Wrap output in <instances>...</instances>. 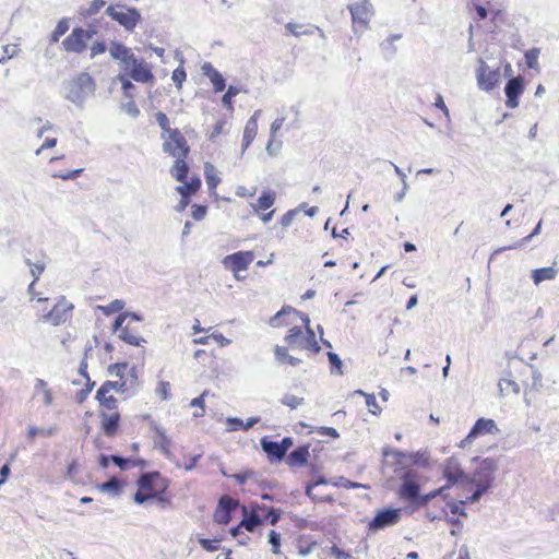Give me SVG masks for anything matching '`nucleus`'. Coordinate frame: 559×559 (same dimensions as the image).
Listing matches in <instances>:
<instances>
[{
	"label": "nucleus",
	"instance_id": "e433bc0d",
	"mask_svg": "<svg viewBox=\"0 0 559 559\" xmlns=\"http://www.w3.org/2000/svg\"><path fill=\"white\" fill-rule=\"evenodd\" d=\"M239 93V87L229 85L226 93L223 95L222 103L228 111H234V97L237 96Z\"/></svg>",
	"mask_w": 559,
	"mask_h": 559
},
{
	"label": "nucleus",
	"instance_id": "13d9d810",
	"mask_svg": "<svg viewBox=\"0 0 559 559\" xmlns=\"http://www.w3.org/2000/svg\"><path fill=\"white\" fill-rule=\"evenodd\" d=\"M219 539L200 538L199 544L206 551H216L219 548Z\"/></svg>",
	"mask_w": 559,
	"mask_h": 559
},
{
	"label": "nucleus",
	"instance_id": "7ed1b4c3",
	"mask_svg": "<svg viewBox=\"0 0 559 559\" xmlns=\"http://www.w3.org/2000/svg\"><path fill=\"white\" fill-rule=\"evenodd\" d=\"M135 485L136 491L133 495V501L136 504H144L148 501H155L164 507L171 504L170 479L160 472L142 473L136 479Z\"/></svg>",
	"mask_w": 559,
	"mask_h": 559
},
{
	"label": "nucleus",
	"instance_id": "2eb2a0df",
	"mask_svg": "<svg viewBox=\"0 0 559 559\" xmlns=\"http://www.w3.org/2000/svg\"><path fill=\"white\" fill-rule=\"evenodd\" d=\"M254 258L255 255L253 251H237L233 254L226 255L222 263L225 269L231 271L235 277H237L239 272L248 270Z\"/></svg>",
	"mask_w": 559,
	"mask_h": 559
},
{
	"label": "nucleus",
	"instance_id": "bf43d9fd",
	"mask_svg": "<svg viewBox=\"0 0 559 559\" xmlns=\"http://www.w3.org/2000/svg\"><path fill=\"white\" fill-rule=\"evenodd\" d=\"M82 173H83V169L80 168V169H74V170L64 171V173H61V171L60 173H53L52 177L60 178L62 180H70V179L78 178L79 176H81Z\"/></svg>",
	"mask_w": 559,
	"mask_h": 559
},
{
	"label": "nucleus",
	"instance_id": "58836bf2",
	"mask_svg": "<svg viewBox=\"0 0 559 559\" xmlns=\"http://www.w3.org/2000/svg\"><path fill=\"white\" fill-rule=\"evenodd\" d=\"M539 48H531L525 51L524 58H525V64L528 69L538 70V56H539Z\"/></svg>",
	"mask_w": 559,
	"mask_h": 559
},
{
	"label": "nucleus",
	"instance_id": "0eeeda50",
	"mask_svg": "<svg viewBox=\"0 0 559 559\" xmlns=\"http://www.w3.org/2000/svg\"><path fill=\"white\" fill-rule=\"evenodd\" d=\"M127 391L126 381H105L96 391L95 399L98 402V412L118 409V400L114 393H124Z\"/></svg>",
	"mask_w": 559,
	"mask_h": 559
},
{
	"label": "nucleus",
	"instance_id": "c03bdc74",
	"mask_svg": "<svg viewBox=\"0 0 559 559\" xmlns=\"http://www.w3.org/2000/svg\"><path fill=\"white\" fill-rule=\"evenodd\" d=\"M357 393L365 396L366 405L371 414L379 415L381 413V407L378 405L376 396L373 394H368L362 391H357Z\"/></svg>",
	"mask_w": 559,
	"mask_h": 559
},
{
	"label": "nucleus",
	"instance_id": "cd10ccee",
	"mask_svg": "<svg viewBox=\"0 0 559 559\" xmlns=\"http://www.w3.org/2000/svg\"><path fill=\"white\" fill-rule=\"evenodd\" d=\"M558 274V270L552 266H544L534 269L531 273V278L535 285H539L544 281H551Z\"/></svg>",
	"mask_w": 559,
	"mask_h": 559
},
{
	"label": "nucleus",
	"instance_id": "c85d7f7f",
	"mask_svg": "<svg viewBox=\"0 0 559 559\" xmlns=\"http://www.w3.org/2000/svg\"><path fill=\"white\" fill-rule=\"evenodd\" d=\"M109 460L115 463L120 469L126 471L131 467L144 468L146 461L144 459H124L118 455H110Z\"/></svg>",
	"mask_w": 559,
	"mask_h": 559
},
{
	"label": "nucleus",
	"instance_id": "603ef678",
	"mask_svg": "<svg viewBox=\"0 0 559 559\" xmlns=\"http://www.w3.org/2000/svg\"><path fill=\"white\" fill-rule=\"evenodd\" d=\"M269 543L272 546V548H271L272 552L274 555H280L281 554V534L273 530L270 531Z\"/></svg>",
	"mask_w": 559,
	"mask_h": 559
},
{
	"label": "nucleus",
	"instance_id": "052dcab7",
	"mask_svg": "<svg viewBox=\"0 0 559 559\" xmlns=\"http://www.w3.org/2000/svg\"><path fill=\"white\" fill-rule=\"evenodd\" d=\"M530 367L532 369V389L539 390L543 386V374L532 365Z\"/></svg>",
	"mask_w": 559,
	"mask_h": 559
},
{
	"label": "nucleus",
	"instance_id": "5701e85b",
	"mask_svg": "<svg viewBox=\"0 0 559 559\" xmlns=\"http://www.w3.org/2000/svg\"><path fill=\"white\" fill-rule=\"evenodd\" d=\"M261 116V110H255L253 115L248 119L246 122L243 134H242V142H241V150L245 152L253 142L258 134V121Z\"/></svg>",
	"mask_w": 559,
	"mask_h": 559
},
{
	"label": "nucleus",
	"instance_id": "5fc2aeb1",
	"mask_svg": "<svg viewBox=\"0 0 559 559\" xmlns=\"http://www.w3.org/2000/svg\"><path fill=\"white\" fill-rule=\"evenodd\" d=\"M235 193L239 198L250 199L257 194V187L238 186Z\"/></svg>",
	"mask_w": 559,
	"mask_h": 559
},
{
	"label": "nucleus",
	"instance_id": "e2e57ef3",
	"mask_svg": "<svg viewBox=\"0 0 559 559\" xmlns=\"http://www.w3.org/2000/svg\"><path fill=\"white\" fill-rule=\"evenodd\" d=\"M207 213V206L206 205H200V204H193L192 205V217L195 221H201L205 217Z\"/></svg>",
	"mask_w": 559,
	"mask_h": 559
},
{
	"label": "nucleus",
	"instance_id": "0e129e2a",
	"mask_svg": "<svg viewBox=\"0 0 559 559\" xmlns=\"http://www.w3.org/2000/svg\"><path fill=\"white\" fill-rule=\"evenodd\" d=\"M230 512L223 511L221 509H216L214 513V520L218 524H228L230 521Z\"/></svg>",
	"mask_w": 559,
	"mask_h": 559
},
{
	"label": "nucleus",
	"instance_id": "1a4fd4ad",
	"mask_svg": "<svg viewBox=\"0 0 559 559\" xmlns=\"http://www.w3.org/2000/svg\"><path fill=\"white\" fill-rule=\"evenodd\" d=\"M352 15L353 29L355 33L365 32L374 14L370 0H358L356 3L347 5Z\"/></svg>",
	"mask_w": 559,
	"mask_h": 559
},
{
	"label": "nucleus",
	"instance_id": "bb28decb",
	"mask_svg": "<svg viewBox=\"0 0 559 559\" xmlns=\"http://www.w3.org/2000/svg\"><path fill=\"white\" fill-rule=\"evenodd\" d=\"M126 485V480L112 477L108 481L98 485L97 488L102 492L109 493L112 497H118L121 495Z\"/></svg>",
	"mask_w": 559,
	"mask_h": 559
},
{
	"label": "nucleus",
	"instance_id": "ea45409f",
	"mask_svg": "<svg viewBox=\"0 0 559 559\" xmlns=\"http://www.w3.org/2000/svg\"><path fill=\"white\" fill-rule=\"evenodd\" d=\"M304 397L297 396L290 393H286L282 400L281 403L290 409H296L297 407L301 406L304 404Z\"/></svg>",
	"mask_w": 559,
	"mask_h": 559
},
{
	"label": "nucleus",
	"instance_id": "a19ab883",
	"mask_svg": "<svg viewBox=\"0 0 559 559\" xmlns=\"http://www.w3.org/2000/svg\"><path fill=\"white\" fill-rule=\"evenodd\" d=\"M128 368V362H116L108 367V372L115 377H118V381H124L123 378Z\"/></svg>",
	"mask_w": 559,
	"mask_h": 559
},
{
	"label": "nucleus",
	"instance_id": "9d476101",
	"mask_svg": "<svg viewBox=\"0 0 559 559\" xmlns=\"http://www.w3.org/2000/svg\"><path fill=\"white\" fill-rule=\"evenodd\" d=\"M138 318L130 313H120L115 321V330L118 332L119 337L126 343L134 346L141 345L144 341L135 326L138 324Z\"/></svg>",
	"mask_w": 559,
	"mask_h": 559
},
{
	"label": "nucleus",
	"instance_id": "dca6fc26",
	"mask_svg": "<svg viewBox=\"0 0 559 559\" xmlns=\"http://www.w3.org/2000/svg\"><path fill=\"white\" fill-rule=\"evenodd\" d=\"M91 37V32L76 27L63 39L62 45L67 51L80 53L85 50Z\"/></svg>",
	"mask_w": 559,
	"mask_h": 559
},
{
	"label": "nucleus",
	"instance_id": "f257e3e1",
	"mask_svg": "<svg viewBox=\"0 0 559 559\" xmlns=\"http://www.w3.org/2000/svg\"><path fill=\"white\" fill-rule=\"evenodd\" d=\"M269 324L272 328H288L285 335L287 347L276 345L274 347V357L282 365L297 366L301 360L289 355L288 348L293 350H308L317 354L321 347L317 342L316 334L310 328L308 314L296 310L290 306H284L275 316H273Z\"/></svg>",
	"mask_w": 559,
	"mask_h": 559
},
{
	"label": "nucleus",
	"instance_id": "69168bd1",
	"mask_svg": "<svg viewBox=\"0 0 559 559\" xmlns=\"http://www.w3.org/2000/svg\"><path fill=\"white\" fill-rule=\"evenodd\" d=\"M105 4L106 2L104 0H93L86 10L87 15H94L98 13L105 7Z\"/></svg>",
	"mask_w": 559,
	"mask_h": 559
},
{
	"label": "nucleus",
	"instance_id": "412c9836",
	"mask_svg": "<svg viewBox=\"0 0 559 559\" xmlns=\"http://www.w3.org/2000/svg\"><path fill=\"white\" fill-rule=\"evenodd\" d=\"M100 429L106 437H115L120 429L121 416L118 409L98 412Z\"/></svg>",
	"mask_w": 559,
	"mask_h": 559
},
{
	"label": "nucleus",
	"instance_id": "4be33fe9",
	"mask_svg": "<svg viewBox=\"0 0 559 559\" xmlns=\"http://www.w3.org/2000/svg\"><path fill=\"white\" fill-rule=\"evenodd\" d=\"M399 496L407 501H416L419 498L418 478L413 472H407L402 478Z\"/></svg>",
	"mask_w": 559,
	"mask_h": 559
},
{
	"label": "nucleus",
	"instance_id": "b1692460",
	"mask_svg": "<svg viewBox=\"0 0 559 559\" xmlns=\"http://www.w3.org/2000/svg\"><path fill=\"white\" fill-rule=\"evenodd\" d=\"M202 73L213 84V91L215 93L223 92L226 88V82L222 73L214 68L211 62H205L202 66Z\"/></svg>",
	"mask_w": 559,
	"mask_h": 559
},
{
	"label": "nucleus",
	"instance_id": "338daca9",
	"mask_svg": "<svg viewBox=\"0 0 559 559\" xmlns=\"http://www.w3.org/2000/svg\"><path fill=\"white\" fill-rule=\"evenodd\" d=\"M328 358L331 364L332 369H336L340 373H342V360L341 358L332 352L328 353Z\"/></svg>",
	"mask_w": 559,
	"mask_h": 559
},
{
	"label": "nucleus",
	"instance_id": "6e6d98bb",
	"mask_svg": "<svg viewBox=\"0 0 559 559\" xmlns=\"http://www.w3.org/2000/svg\"><path fill=\"white\" fill-rule=\"evenodd\" d=\"M170 383L167 382V381H159L157 386H156V394L162 399V400H168L170 397Z\"/></svg>",
	"mask_w": 559,
	"mask_h": 559
},
{
	"label": "nucleus",
	"instance_id": "20e7f679",
	"mask_svg": "<svg viewBox=\"0 0 559 559\" xmlns=\"http://www.w3.org/2000/svg\"><path fill=\"white\" fill-rule=\"evenodd\" d=\"M109 53L112 59L118 60L124 75L142 84H153L155 75L153 67L143 58H138L132 49L126 45L112 41L109 46Z\"/></svg>",
	"mask_w": 559,
	"mask_h": 559
},
{
	"label": "nucleus",
	"instance_id": "a211bd4d",
	"mask_svg": "<svg viewBox=\"0 0 559 559\" xmlns=\"http://www.w3.org/2000/svg\"><path fill=\"white\" fill-rule=\"evenodd\" d=\"M243 519L240 522V527H243L246 531L253 533L259 525L263 523L262 518L260 516V512L265 510V506H260L258 503H250L249 507H241Z\"/></svg>",
	"mask_w": 559,
	"mask_h": 559
},
{
	"label": "nucleus",
	"instance_id": "393cba45",
	"mask_svg": "<svg viewBox=\"0 0 559 559\" xmlns=\"http://www.w3.org/2000/svg\"><path fill=\"white\" fill-rule=\"evenodd\" d=\"M309 457L310 445H300L287 455L286 463L289 467H300L308 463Z\"/></svg>",
	"mask_w": 559,
	"mask_h": 559
},
{
	"label": "nucleus",
	"instance_id": "a878e982",
	"mask_svg": "<svg viewBox=\"0 0 559 559\" xmlns=\"http://www.w3.org/2000/svg\"><path fill=\"white\" fill-rule=\"evenodd\" d=\"M80 374L85 379V384H84V386L81 390H79L76 392L75 401L79 404H82L83 402L86 401L87 396L90 395V393L94 389L95 382L92 381L90 376H88L87 362L86 361H82L81 362V365H80Z\"/></svg>",
	"mask_w": 559,
	"mask_h": 559
},
{
	"label": "nucleus",
	"instance_id": "37998d69",
	"mask_svg": "<svg viewBox=\"0 0 559 559\" xmlns=\"http://www.w3.org/2000/svg\"><path fill=\"white\" fill-rule=\"evenodd\" d=\"M498 385H499L501 393H503V394L508 393L509 390H511L515 394H518L520 392V385L514 380H512L510 378H502L499 381Z\"/></svg>",
	"mask_w": 559,
	"mask_h": 559
},
{
	"label": "nucleus",
	"instance_id": "680f3d73",
	"mask_svg": "<svg viewBox=\"0 0 559 559\" xmlns=\"http://www.w3.org/2000/svg\"><path fill=\"white\" fill-rule=\"evenodd\" d=\"M226 124H227V121L225 119L217 120L213 127L211 134H210V140H214L217 136H219L224 132Z\"/></svg>",
	"mask_w": 559,
	"mask_h": 559
},
{
	"label": "nucleus",
	"instance_id": "09e8293b",
	"mask_svg": "<svg viewBox=\"0 0 559 559\" xmlns=\"http://www.w3.org/2000/svg\"><path fill=\"white\" fill-rule=\"evenodd\" d=\"M69 29L68 22L66 20L59 21L53 32L51 33V43H57L61 36H63Z\"/></svg>",
	"mask_w": 559,
	"mask_h": 559
},
{
	"label": "nucleus",
	"instance_id": "49530a36",
	"mask_svg": "<svg viewBox=\"0 0 559 559\" xmlns=\"http://www.w3.org/2000/svg\"><path fill=\"white\" fill-rule=\"evenodd\" d=\"M262 512L264 513L262 520L267 521L272 525H275L281 519V511L272 507H265V510Z\"/></svg>",
	"mask_w": 559,
	"mask_h": 559
},
{
	"label": "nucleus",
	"instance_id": "ddd939ff",
	"mask_svg": "<svg viewBox=\"0 0 559 559\" xmlns=\"http://www.w3.org/2000/svg\"><path fill=\"white\" fill-rule=\"evenodd\" d=\"M276 197L274 190L266 189L262 191L257 202L251 204L253 212L259 215L264 224L269 223L274 216L275 210L270 209L275 204Z\"/></svg>",
	"mask_w": 559,
	"mask_h": 559
},
{
	"label": "nucleus",
	"instance_id": "473e14b6",
	"mask_svg": "<svg viewBox=\"0 0 559 559\" xmlns=\"http://www.w3.org/2000/svg\"><path fill=\"white\" fill-rule=\"evenodd\" d=\"M320 484H326V480L324 478H319L318 480L307 484L305 488L306 495L314 502H333L334 499L332 496L320 497L313 493V488Z\"/></svg>",
	"mask_w": 559,
	"mask_h": 559
},
{
	"label": "nucleus",
	"instance_id": "6e6552de",
	"mask_svg": "<svg viewBox=\"0 0 559 559\" xmlns=\"http://www.w3.org/2000/svg\"><path fill=\"white\" fill-rule=\"evenodd\" d=\"M106 14L129 32H132L142 20L138 9L121 3L107 7Z\"/></svg>",
	"mask_w": 559,
	"mask_h": 559
},
{
	"label": "nucleus",
	"instance_id": "3c124183",
	"mask_svg": "<svg viewBox=\"0 0 559 559\" xmlns=\"http://www.w3.org/2000/svg\"><path fill=\"white\" fill-rule=\"evenodd\" d=\"M433 108L436 109L437 111V118L438 119H442V118H448L449 117V111L445 107V104L442 99V97L440 95H437L436 98H435V103H433Z\"/></svg>",
	"mask_w": 559,
	"mask_h": 559
},
{
	"label": "nucleus",
	"instance_id": "2f4dec72",
	"mask_svg": "<svg viewBox=\"0 0 559 559\" xmlns=\"http://www.w3.org/2000/svg\"><path fill=\"white\" fill-rule=\"evenodd\" d=\"M182 186L177 187V192L181 197H191L195 194L201 188V180L198 177H192L189 181H183Z\"/></svg>",
	"mask_w": 559,
	"mask_h": 559
},
{
	"label": "nucleus",
	"instance_id": "423d86ee",
	"mask_svg": "<svg viewBox=\"0 0 559 559\" xmlns=\"http://www.w3.org/2000/svg\"><path fill=\"white\" fill-rule=\"evenodd\" d=\"M74 304L64 295H60L50 310L38 317L39 321L47 322L53 326L70 323L73 319Z\"/></svg>",
	"mask_w": 559,
	"mask_h": 559
},
{
	"label": "nucleus",
	"instance_id": "c9c22d12",
	"mask_svg": "<svg viewBox=\"0 0 559 559\" xmlns=\"http://www.w3.org/2000/svg\"><path fill=\"white\" fill-rule=\"evenodd\" d=\"M55 427L49 428H37L35 426H29L26 430V439L28 441H33L37 437H51L56 432Z\"/></svg>",
	"mask_w": 559,
	"mask_h": 559
},
{
	"label": "nucleus",
	"instance_id": "79ce46f5",
	"mask_svg": "<svg viewBox=\"0 0 559 559\" xmlns=\"http://www.w3.org/2000/svg\"><path fill=\"white\" fill-rule=\"evenodd\" d=\"M239 506V501L229 497V496H223L218 501L217 509H221L223 511L230 512L235 510Z\"/></svg>",
	"mask_w": 559,
	"mask_h": 559
},
{
	"label": "nucleus",
	"instance_id": "f3484780",
	"mask_svg": "<svg viewBox=\"0 0 559 559\" xmlns=\"http://www.w3.org/2000/svg\"><path fill=\"white\" fill-rule=\"evenodd\" d=\"M506 106L510 109L516 108L520 104V97L525 91L524 78L518 75V79L507 80L504 85Z\"/></svg>",
	"mask_w": 559,
	"mask_h": 559
},
{
	"label": "nucleus",
	"instance_id": "4d7b16f0",
	"mask_svg": "<svg viewBox=\"0 0 559 559\" xmlns=\"http://www.w3.org/2000/svg\"><path fill=\"white\" fill-rule=\"evenodd\" d=\"M187 73L182 67H178L173 71L171 79L176 83L178 88H181L182 83L186 81Z\"/></svg>",
	"mask_w": 559,
	"mask_h": 559
},
{
	"label": "nucleus",
	"instance_id": "6ab92c4d",
	"mask_svg": "<svg viewBox=\"0 0 559 559\" xmlns=\"http://www.w3.org/2000/svg\"><path fill=\"white\" fill-rule=\"evenodd\" d=\"M401 519L400 509H383L369 522L370 531L383 530L388 526L395 525Z\"/></svg>",
	"mask_w": 559,
	"mask_h": 559
},
{
	"label": "nucleus",
	"instance_id": "f704fd0d",
	"mask_svg": "<svg viewBox=\"0 0 559 559\" xmlns=\"http://www.w3.org/2000/svg\"><path fill=\"white\" fill-rule=\"evenodd\" d=\"M26 264L29 266V271L33 276V280L38 281L46 267L44 255H41L38 259H35V261H32L31 259H26Z\"/></svg>",
	"mask_w": 559,
	"mask_h": 559
},
{
	"label": "nucleus",
	"instance_id": "aec40b11",
	"mask_svg": "<svg viewBox=\"0 0 559 559\" xmlns=\"http://www.w3.org/2000/svg\"><path fill=\"white\" fill-rule=\"evenodd\" d=\"M143 418L150 420V427L153 431L152 440L154 442V447L162 453L168 455L170 453L171 439L166 435L165 429L154 421L151 415H144Z\"/></svg>",
	"mask_w": 559,
	"mask_h": 559
},
{
	"label": "nucleus",
	"instance_id": "4c0bfd02",
	"mask_svg": "<svg viewBox=\"0 0 559 559\" xmlns=\"http://www.w3.org/2000/svg\"><path fill=\"white\" fill-rule=\"evenodd\" d=\"M117 80L121 83V88L123 92V95L129 98L133 99L135 85L131 82L130 78H128L124 74H118Z\"/></svg>",
	"mask_w": 559,
	"mask_h": 559
},
{
	"label": "nucleus",
	"instance_id": "f03ea898",
	"mask_svg": "<svg viewBox=\"0 0 559 559\" xmlns=\"http://www.w3.org/2000/svg\"><path fill=\"white\" fill-rule=\"evenodd\" d=\"M497 469V461L492 457L481 460L472 474L456 464V487L461 486L471 492L467 501L477 502L492 488Z\"/></svg>",
	"mask_w": 559,
	"mask_h": 559
},
{
	"label": "nucleus",
	"instance_id": "8fccbe9b",
	"mask_svg": "<svg viewBox=\"0 0 559 559\" xmlns=\"http://www.w3.org/2000/svg\"><path fill=\"white\" fill-rule=\"evenodd\" d=\"M123 307H124V302L122 300L115 299L111 302H109L107 306H100L99 309L105 314H111L115 312H119L120 310L123 309Z\"/></svg>",
	"mask_w": 559,
	"mask_h": 559
},
{
	"label": "nucleus",
	"instance_id": "7c9ffc66",
	"mask_svg": "<svg viewBox=\"0 0 559 559\" xmlns=\"http://www.w3.org/2000/svg\"><path fill=\"white\" fill-rule=\"evenodd\" d=\"M436 497H439L440 500L444 501V507H442V510L445 514H454V501L447 500L449 493L445 492V488H440L437 492L427 495L425 498H423V503H427L429 499Z\"/></svg>",
	"mask_w": 559,
	"mask_h": 559
},
{
	"label": "nucleus",
	"instance_id": "de8ad7c7",
	"mask_svg": "<svg viewBox=\"0 0 559 559\" xmlns=\"http://www.w3.org/2000/svg\"><path fill=\"white\" fill-rule=\"evenodd\" d=\"M155 117H156V121H157L158 126L160 127V129L164 132L163 134L167 135L175 129V128H170L169 119L165 112L158 111Z\"/></svg>",
	"mask_w": 559,
	"mask_h": 559
},
{
	"label": "nucleus",
	"instance_id": "a18cd8bd",
	"mask_svg": "<svg viewBox=\"0 0 559 559\" xmlns=\"http://www.w3.org/2000/svg\"><path fill=\"white\" fill-rule=\"evenodd\" d=\"M285 28L286 31L290 34V35H294L296 37L298 36H301V35H307V34H311V31L310 29H307L305 28V25H301V24H297V23H287L285 25Z\"/></svg>",
	"mask_w": 559,
	"mask_h": 559
},
{
	"label": "nucleus",
	"instance_id": "c756f323",
	"mask_svg": "<svg viewBox=\"0 0 559 559\" xmlns=\"http://www.w3.org/2000/svg\"><path fill=\"white\" fill-rule=\"evenodd\" d=\"M35 395H39L46 406H49L53 402V395L48 383L43 379H36L34 384Z\"/></svg>",
	"mask_w": 559,
	"mask_h": 559
},
{
	"label": "nucleus",
	"instance_id": "9b49d317",
	"mask_svg": "<svg viewBox=\"0 0 559 559\" xmlns=\"http://www.w3.org/2000/svg\"><path fill=\"white\" fill-rule=\"evenodd\" d=\"M497 432H499V429L493 419L480 417L469 429L467 436L456 445L464 449L468 447L475 439L485 435H493Z\"/></svg>",
	"mask_w": 559,
	"mask_h": 559
},
{
	"label": "nucleus",
	"instance_id": "39448f33",
	"mask_svg": "<svg viewBox=\"0 0 559 559\" xmlns=\"http://www.w3.org/2000/svg\"><path fill=\"white\" fill-rule=\"evenodd\" d=\"M163 151L175 158L170 168L171 176L177 181H185L188 177L189 165L188 157L190 154V145L182 132L175 128L169 134H162Z\"/></svg>",
	"mask_w": 559,
	"mask_h": 559
},
{
	"label": "nucleus",
	"instance_id": "864d4df0",
	"mask_svg": "<svg viewBox=\"0 0 559 559\" xmlns=\"http://www.w3.org/2000/svg\"><path fill=\"white\" fill-rule=\"evenodd\" d=\"M36 283L37 281H32L27 287V294L29 296V301H36V302H46L48 301L47 297H41L40 294L36 290Z\"/></svg>",
	"mask_w": 559,
	"mask_h": 559
},
{
	"label": "nucleus",
	"instance_id": "774afa93",
	"mask_svg": "<svg viewBox=\"0 0 559 559\" xmlns=\"http://www.w3.org/2000/svg\"><path fill=\"white\" fill-rule=\"evenodd\" d=\"M330 554L335 557V559H349L352 556L349 552L342 550L336 545H333L330 548Z\"/></svg>",
	"mask_w": 559,
	"mask_h": 559
},
{
	"label": "nucleus",
	"instance_id": "72a5a7b5",
	"mask_svg": "<svg viewBox=\"0 0 559 559\" xmlns=\"http://www.w3.org/2000/svg\"><path fill=\"white\" fill-rule=\"evenodd\" d=\"M204 176H205V181H206L209 189L211 191L215 190L221 182V177L218 176L216 168L212 164H210V163L205 164Z\"/></svg>",
	"mask_w": 559,
	"mask_h": 559
},
{
	"label": "nucleus",
	"instance_id": "4468645a",
	"mask_svg": "<svg viewBox=\"0 0 559 559\" xmlns=\"http://www.w3.org/2000/svg\"><path fill=\"white\" fill-rule=\"evenodd\" d=\"M294 441L290 437H285L281 442L271 441L266 438L261 440V447L263 451L266 453L270 462H280L285 456L287 451L293 447Z\"/></svg>",
	"mask_w": 559,
	"mask_h": 559
},
{
	"label": "nucleus",
	"instance_id": "f8f14e48",
	"mask_svg": "<svg viewBox=\"0 0 559 559\" xmlns=\"http://www.w3.org/2000/svg\"><path fill=\"white\" fill-rule=\"evenodd\" d=\"M479 62L480 64L476 71L477 84L480 90L490 92L500 84V68L490 69L484 60H480Z\"/></svg>",
	"mask_w": 559,
	"mask_h": 559
}]
</instances>
